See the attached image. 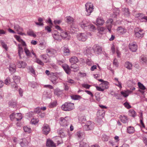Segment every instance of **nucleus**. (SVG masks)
<instances>
[{
	"mask_svg": "<svg viewBox=\"0 0 147 147\" xmlns=\"http://www.w3.org/2000/svg\"><path fill=\"white\" fill-rule=\"evenodd\" d=\"M2 47L4 48L6 51H7L8 47L7 45L3 42H2L1 43Z\"/></svg>",
	"mask_w": 147,
	"mask_h": 147,
	"instance_id": "51",
	"label": "nucleus"
},
{
	"mask_svg": "<svg viewBox=\"0 0 147 147\" xmlns=\"http://www.w3.org/2000/svg\"><path fill=\"white\" fill-rule=\"evenodd\" d=\"M96 25L102 26L105 23V21L103 19L100 17L98 18L96 20Z\"/></svg>",
	"mask_w": 147,
	"mask_h": 147,
	"instance_id": "15",
	"label": "nucleus"
},
{
	"mask_svg": "<svg viewBox=\"0 0 147 147\" xmlns=\"http://www.w3.org/2000/svg\"><path fill=\"white\" fill-rule=\"evenodd\" d=\"M46 52L48 56L54 57L57 54V51L53 49H47L46 50Z\"/></svg>",
	"mask_w": 147,
	"mask_h": 147,
	"instance_id": "8",
	"label": "nucleus"
},
{
	"mask_svg": "<svg viewBox=\"0 0 147 147\" xmlns=\"http://www.w3.org/2000/svg\"><path fill=\"white\" fill-rule=\"evenodd\" d=\"M16 120L18 121L20 120L22 118V115L20 113H17L15 114Z\"/></svg>",
	"mask_w": 147,
	"mask_h": 147,
	"instance_id": "36",
	"label": "nucleus"
},
{
	"mask_svg": "<svg viewBox=\"0 0 147 147\" xmlns=\"http://www.w3.org/2000/svg\"><path fill=\"white\" fill-rule=\"evenodd\" d=\"M49 126L47 124H45L42 127V133L45 135H47L50 131Z\"/></svg>",
	"mask_w": 147,
	"mask_h": 147,
	"instance_id": "7",
	"label": "nucleus"
},
{
	"mask_svg": "<svg viewBox=\"0 0 147 147\" xmlns=\"http://www.w3.org/2000/svg\"><path fill=\"white\" fill-rule=\"evenodd\" d=\"M135 131V129L133 127L130 126L127 128V132L129 134H133Z\"/></svg>",
	"mask_w": 147,
	"mask_h": 147,
	"instance_id": "25",
	"label": "nucleus"
},
{
	"mask_svg": "<svg viewBox=\"0 0 147 147\" xmlns=\"http://www.w3.org/2000/svg\"><path fill=\"white\" fill-rule=\"evenodd\" d=\"M55 33L53 34V36L55 40L61 41V37L59 34V33H58L57 31H55Z\"/></svg>",
	"mask_w": 147,
	"mask_h": 147,
	"instance_id": "20",
	"label": "nucleus"
},
{
	"mask_svg": "<svg viewBox=\"0 0 147 147\" xmlns=\"http://www.w3.org/2000/svg\"><path fill=\"white\" fill-rule=\"evenodd\" d=\"M93 50L95 53L97 54H100L102 52V48L101 46L96 45L93 47Z\"/></svg>",
	"mask_w": 147,
	"mask_h": 147,
	"instance_id": "9",
	"label": "nucleus"
},
{
	"mask_svg": "<svg viewBox=\"0 0 147 147\" xmlns=\"http://www.w3.org/2000/svg\"><path fill=\"white\" fill-rule=\"evenodd\" d=\"M11 86L12 88L14 90H17L18 88V86L17 84L15 82H12L11 84Z\"/></svg>",
	"mask_w": 147,
	"mask_h": 147,
	"instance_id": "42",
	"label": "nucleus"
},
{
	"mask_svg": "<svg viewBox=\"0 0 147 147\" xmlns=\"http://www.w3.org/2000/svg\"><path fill=\"white\" fill-rule=\"evenodd\" d=\"M46 145L48 147H55L56 145L51 140H48L47 142Z\"/></svg>",
	"mask_w": 147,
	"mask_h": 147,
	"instance_id": "22",
	"label": "nucleus"
},
{
	"mask_svg": "<svg viewBox=\"0 0 147 147\" xmlns=\"http://www.w3.org/2000/svg\"><path fill=\"white\" fill-rule=\"evenodd\" d=\"M63 54L65 56H68L70 55V50L67 46H64L63 47Z\"/></svg>",
	"mask_w": 147,
	"mask_h": 147,
	"instance_id": "17",
	"label": "nucleus"
},
{
	"mask_svg": "<svg viewBox=\"0 0 147 147\" xmlns=\"http://www.w3.org/2000/svg\"><path fill=\"white\" fill-rule=\"evenodd\" d=\"M55 28L58 30L57 32L60 34V35L61 38H65L67 36L68 34L67 32L62 29L58 25L56 26Z\"/></svg>",
	"mask_w": 147,
	"mask_h": 147,
	"instance_id": "4",
	"label": "nucleus"
},
{
	"mask_svg": "<svg viewBox=\"0 0 147 147\" xmlns=\"http://www.w3.org/2000/svg\"><path fill=\"white\" fill-rule=\"evenodd\" d=\"M69 61L71 64L76 63L78 62V60L77 57L73 56L69 59Z\"/></svg>",
	"mask_w": 147,
	"mask_h": 147,
	"instance_id": "23",
	"label": "nucleus"
},
{
	"mask_svg": "<svg viewBox=\"0 0 147 147\" xmlns=\"http://www.w3.org/2000/svg\"><path fill=\"white\" fill-rule=\"evenodd\" d=\"M129 48L132 52H135L137 49V45L133 43H130Z\"/></svg>",
	"mask_w": 147,
	"mask_h": 147,
	"instance_id": "14",
	"label": "nucleus"
},
{
	"mask_svg": "<svg viewBox=\"0 0 147 147\" xmlns=\"http://www.w3.org/2000/svg\"><path fill=\"white\" fill-rule=\"evenodd\" d=\"M74 108V104L68 102H65L61 107L62 109L65 111H71Z\"/></svg>",
	"mask_w": 147,
	"mask_h": 147,
	"instance_id": "2",
	"label": "nucleus"
},
{
	"mask_svg": "<svg viewBox=\"0 0 147 147\" xmlns=\"http://www.w3.org/2000/svg\"><path fill=\"white\" fill-rule=\"evenodd\" d=\"M139 19L140 20L145 19L147 20V16H144V15L142 13L138 14Z\"/></svg>",
	"mask_w": 147,
	"mask_h": 147,
	"instance_id": "40",
	"label": "nucleus"
},
{
	"mask_svg": "<svg viewBox=\"0 0 147 147\" xmlns=\"http://www.w3.org/2000/svg\"><path fill=\"white\" fill-rule=\"evenodd\" d=\"M93 124L90 121L86 122L85 125L84 126V129L86 131L91 130L94 128Z\"/></svg>",
	"mask_w": 147,
	"mask_h": 147,
	"instance_id": "6",
	"label": "nucleus"
},
{
	"mask_svg": "<svg viewBox=\"0 0 147 147\" xmlns=\"http://www.w3.org/2000/svg\"><path fill=\"white\" fill-rule=\"evenodd\" d=\"M29 70L31 73L34 74H35V71L33 68L32 66H30L29 68Z\"/></svg>",
	"mask_w": 147,
	"mask_h": 147,
	"instance_id": "59",
	"label": "nucleus"
},
{
	"mask_svg": "<svg viewBox=\"0 0 147 147\" xmlns=\"http://www.w3.org/2000/svg\"><path fill=\"white\" fill-rule=\"evenodd\" d=\"M96 88L97 90L103 92L104 90V89L103 88H102L100 87H98V86H96Z\"/></svg>",
	"mask_w": 147,
	"mask_h": 147,
	"instance_id": "60",
	"label": "nucleus"
},
{
	"mask_svg": "<svg viewBox=\"0 0 147 147\" xmlns=\"http://www.w3.org/2000/svg\"><path fill=\"white\" fill-rule=\"evenodd\" d=\"M27 34L28 35L32 36L34 37H35L36 36V35L34 33L33 31L31 30H29L27 32Z\"/></svg>",
	"mask_w": 147,
	"mask_h": 147,
	"instance_id": "43",
	"label": "nucleus"
},
{
	"mask_svg": "<svg viewBox=\"0 0 147 147\" xmlns=\"http://www.w3.org/2000/svg\"><path fill=\"white\" fill-rule=\"evenodd\" d=\"M91 53V48H86L84 51V55H87Z\"/></svg>",
	"mask_w": 147,
	"mask_h": 147,
	"instance_id": "37",
	"label": "nucleus"
},
{
	"mask_svg": "<svg viewBox=\"0 0 147 147\" xmlns=\"http://www.w3.org/2000/svg\"><path fill=\"white\" fill-rule=\"evenodd\" d=\"M124 106L127 109H129L131 107V106L129 105V103L127 102H126L124 104Z\"/></svg>",
	"mask_w": 147,
	"mask_h": 147,
	"instance_id": "55",
	"label": "nucleus"
},
{
	"mask_svg": "<svg viewBox=\"0 0 147 147\" xmlns=\"http://www.w3.org/2000/svg\"><path fill=\"white\" fill-rule=\"evenodd\" d=\"M117 31L119 33L123 34L125 32V30L121 27H119L117 29Z\"/></svg>",
	"mask_w": 147,
	"mask_h": 147,
	"instance_id": "34",
	"label": "nucleus"
},
{
	"mask_svg": "<svg viewBox=\"0 0 147 147\" xmlns=\"http://www.w3.org/2000/svg\"><path fill=\"white\" fill-rule=\"evenodd\" d=\"M17 65L19 68H24L26 65V63L23 61H19L18 62Z\"/></svg>",
	"mask_w": 147,
	"mask_h": 147,
	"instance_id": "16",
	"label": "nucleus"
},
{
	"mask_svg": "<svg viewBox=\"0 0 147 147\" xmlns=\"http://www.w3.org/2000/svg\"><path fill=\"white\" fill-rule=\"evenodd\" d=\"M80 147H89V146L87 143L84 142L83 141H81L80 143Z\"/></svg>",
	"mask_w": 147,
	"mask_h": 147,
	"instance_id": "44",
	"label": "nucleus"
},
{
	"mask_svg": "<svg viewBox=\"0 0 147 147\" xmlns=\"http://www.w3.org/2000/svg\"><path fill=\"white\" fill-rule=\"evenodd\" d=\"M71 97V99L74 100H79L81 98V96L77 95H72Z\"/></svg>",
	"mask_w": 147,
	"mask_h": 147,
	"instance_id": "39",
	"label": "nucleus"
},
{
	"mask_svg": "<svg viewBox=\"0 0 147 147\" xmlns=\"http://www.w3.org/2000/svg\"><path fill=\"white\" fill-rule=\"evenodd\" d=\"M9 77H8L4 81V83L5 84L7 85H9Z\"/></svg>",
	"mask_w": 147,
	"mask_h": 147,
	"instance_id": "63",
	"label": "nucleus"
},
{
	"mask_svg": "<svg viewBox=\"0 0 147 147\" xmlns=\"http://www.w3.org/2000/svg\"><path fill=\"white\" fill-rule=\"evenodd\" d=\"M70 118L69 117H66L64 118L61 117L60 118L59 123L62 126H67L69 123Z\"/></svg>",
	"mask_w": 147,
	"mask_h": 147,
	"instance_id": "5",
	"label": "nucleus"
},
{
	"mask_svg": "<svg viewBox=\"0 0 147 147\" xmlns=\"http://www.w3.org/2000/svg\"><path fill=\"white\" fill-rule=\"evenodd\" d=\"M40 108L38 107L35 109V110L34 111V112L35 113H40Z\"/></svg>",
	"mask_w": 147,
	"mask_h": 147,
	"instance_id": "57",
	"label": "nucleus"
},
{
	"mask_svg": "<svg viewBox=\"0 0 147 147\" xmlns=\"http://www.w3.org/2000/svg\"><path fill=\"white\" fill-rule=\"evenodd\" d=\"M79 122L81 123L86 124L87 122L86 118L84 116L81 117L79 118Z\"/></svg>",
	"mask_w": 147,
	"mask_h": 147,
	"instance_id": "38",
	"label": "nucleus"
},
{
	"mask_svg": "<svg viewBox=\"0 0 147 147\" xmlns=\"http://www.w3.org/2000/svg\"><path fill=\"white\" fill-rule=\"evenodd\" d=\"M10 119L12 121H13L14 120L16 119L15 117V114L14 113H13L10 115Z\"/></svg>",
	"mask_w": 147,
	"mask_h": 147,
	"instance_id": "54",
	"label": "nucleus"
},
{
	"mask_svg": "<svg viewBox=\"0 0 147 147\" xmlns=\"http://www.w3.org/2000/svg\"><path fill=\"white\" fill-rule=\"evenodd\" d=\"M20 46L21 45L20 44H18V54L20 58L21 59L22 58L21 56L23 53L24 50Z\"/></svg>",
	"mask_w": 147,
	"mask_h": 147,
	"instance_id": "21",
	"label": "nucleus"
},
{
	"mask_svg": "<svg viewBox=\"0 0 147 147\" xmlns=\"http://www.w3.org/2000/svg\"><path fill=\"white\" fill-rule=\"evenodd\" d=\"M54 92L55 95H57L58 96H59L63 93L62 91L58 88H57L54 90Z\"/></svg>",
	"mask_w": 147,
	"mask_h": 147,
	"instance_id": "26",
	"label": "nucleus"
},
{
	"mask_svg": "<svg viewBox=\"0 0 147 147\" xmlns=\"http://www.w3.org/2000/svg\"><path fill=\"white\" fill-rule=\"evenodd\" d=\"M112 24H107L106 27L110 32H111V28L112 27Z\"/></svg>",
	"mask_w": 147,
	"mask_h": 147,
	"instance_id": "53",
	"label": "nucleus"
},
{
	"mask_svg": "<svg viewBox=\"0 0 147 147\" xmlns=\"http://www.w3.org/2000/svg\"><path fill=\"white\" fill-rule=\"evenodd\" d=\"M14 28L15 29H16L17 31H19V30H20L22 31H23V29L22 28L20 27L19 25L18 24H16L14 25Z\"/></svg>",
	"mask_w": 147,
	"mask_h": 147,
	"instance_id": "45",
	"label": "nucleus"
},
{
	"mask_svg": "<svg viewBox=\"0 0 147 147\" xmlns=\"http://www.w3.org/2000/svg\"><path fill=\"white\" fill-rule=\"evenodd\" d=\"M124 14L125 16H129L130 13L129 11V9L128 8H125L124 9Z\"/></svg>",
	"mask_w": 147,
	"mask_h": 147,
	"instance_id": "49",
	"label": "nucleus"
},
{
	"mask_svg": "<svg viewBox=\"0 0 147 147\" xmlns=\"http://www.w3.org/2000/svg\"><path fill=\"white\" fill-rule=\"evenodd\" d=\"M79 25L85 30H88L90 31H94L96 30L94 25L92 24H89L86 22L83 21L79 24Z\"/></svg>",
	"mask_w": 147,
	"mask_h": 147,
	"instance_id": "1",
	"label": "nucleus"
},
{
	"mask_svg": "<svg viewBox=\"0 0 147 147\" xmlns=\"http://www.w3.org/2000/svg\"><path fill=\"white\" fill-rule=\"evenodd\" d=\"M24 51L27 56H30L31 55V53L27 48L25 47L24 49Z\"/></svg>",
	"mask_w": 147,
	"mask_h": 147,
	"instance_id": "52",
	"label": "nucleus"
},
{
	"mask_svg": "<svg viewBox=\"0 0 147 147\" xmlns=\"http://www.w3.org/2000/svg\"><path fill=\"white\" fill-rule=\"evenodd\" d=\"M119 118L120 119L121 121L123 123H126L128 122L127 117L125 115H120Z\"/></svg>",
	"mask_w": 147,
	"mask_h": 147,
	"instance_id": "19",
	"label": "nucleus"
},
{
	"mask_svg": "<svg viewBox=\"0 0 147 147\" xmlns=\"http://www.w3.org/2000/svg\"><path fill=\"white\" fill-rule=\"evenodd\" d=\"M39 120L38 119H32L30 121L31 123L35 125L38 123Z\"/></svg>",
	"mask_w": 147,
	"mask_h": 147,
	"instance_id": "47",
	"label": "nucleus"
},
{
	"mask_svg": "<svg viewBox=\"0 0 147 147\" xmlns=\"http://www.w3.org/2000/svg\"><path fill=\"white\" fill-rule=\"evenodd\" d=\"M129 115L133 117H135L136 116V112L133 109L130 110L129 111Z\"/></svg>",
	"mask_w": 147,
	"mask_h": 147,
	"instance_id": "32",
	"label": "nucleus"
},
{
	"mask_svg": "<svg viewBox=\"0 0 147 147\" xmlns=\"http://www.w3.org/2000/svg\"><path fill=\"white\" fill-rule=\"evenodd\" d=\"M71 68L75 69L76 71L79 70L78 66L76 63L71 64Z\"/></svg>",
	"mask_w": 147,
	"mask_h": 147,
	"instance_id": "41",
	"label": "nucleus"
},
{
	"mask_svg": "<svg viewBox=\"0 0 147 147\" xmlns=\"http://www.w3.org/2000/svg\"><path fill=\"white\" fill-rule=\"evenodd\" d=\"M66 19L67 22L69 24L73 23L74 21V19L70 16L66 17Z\"/></svg>",
	"mask_w": 147,
	"mask_h": 147,
	"instance_id": "35",
	"label": "nucleus"
},
{
	"mask_svg": "<svg viewBox=\"0 0 147 147\" xmlns=\"http://www.w3.org/2000/svg\"><path fill=\"white\" fill-rule=\"evenodd\" d=\"M109 83L107 81L104 82L100 84L102 87L105 89H107L108 88V85Z\"/></svg>",
	"mask_w": 147,
	"mask_h": 147,
	"instance_id": "29",
	"label": "nucleus"
},
{
	"mask_svg": "<svg viewBox=\"0 0 147 147\" xmlns=\"http://www.w3.org/2000/svg\"><path fill=\"white\" fill-rule=\"evenodd\" d=\"M138 85L139 88L142 90H144L146 89V88L145 86L140 82L138 83Z\"/></svg>",
	"mask_w": 147,
	"mask_h": 147,
	"instance_id": "48",
	"label": "nucleus"
},
{
	"mask_svg": "<svg viewBox=\"0 0 147 147\" xmlns=\"http://www.w3.org/2000/svg\"><path fill=\"white\" fill-rule=\"evenodd\" d=\"M85 6L86 11V14L87 15H89L94 9L93 5L91 3L88 2L86 3Z\"/></svg>",
	"mask_w": 147,
	"mask_h": 147,
	"instance_id": "3",
	"label": "nucleus"
},
{
	"mask_svg": "<svg viewBox=\"0 0 147 147\" xmlns=\"http://www.w3.org/2000/svg\"><path fill=\"white\" fill-rule=\"evenodd\" d=\"M47 55L46 54H43L41 56L43 60L45 63L48 62L50 61V60L47 57Z\"/></svg>",
	"mask_w": 147,
	"mask_h": 147,
	"instance_id": "31",
	"label": "nucleus"
},
{
	"mask_svg": "<svg viewBox=\"0 0 147 147\" xmlns=\"http://www.w3.org/2000/svg\"><path fill=\"white\" fill-rule=\"evenodd\" d=\"M140 61L143 64L146 63L147 62V58L144 55H142L140 57Z\"/></svg>",
	"mask_w": 147,
	"mask_h": 147,
	"instance_id": "24",
	"label": "nucleus"
},
{
	"mask_svg": "<svg viewBox=\"0 0 147 147\" xmlns=\"http://www.w3.org/2000/svg\"><path fill=\"white\" fill-rule=\"evenodd\" d=\"M16 65L15 64H11L10 65L9 70L12 72H14L16 71Z\"/></svg>",
	"mask_w": 147,
	"mask_h": 147,
	"instance_id": "33",
	"label": "nucleus"
},
{
	"mask_svg": "<svg viewBox=\"0 0 147 147\" xmlns=\"http://www.w3.org/2000/svg\"><path fill=\"white\" fill-rule=\"evenodd\" d=\"M28 144L26 139L24 138L22 140V141L20 142V144L22 147H24L28 145Z\"/></svg>",
	"mask_w": 147,
	"mask_h": 147,
	"instance_id": "28",
	"label": "nucleus"
},
{
	"mask_svg": "<svg viewBox=\"0 0 147 147\" xmlns=\"http://www.w3.org/2000/svg\"><path fill=\"white\" fill-rule=\"evenodd\" d=\"M57 132L60 137L61 138L65 137L67 133L66 130L63 129H58L57 131Z\"/></svg>",
	"mask_w": 147,
	"mask_h": 147,
	"instance_id": "11",
	"label": "nucleus"
},
{
	"mask_svg": "<svg viewBox=\"0 0 147 147\" xmlns=\"http://www.w3.org/2000/svg\"><path fill=\"white\" fill-rule=\"evenodd\" d=\"M24 131L25 132L30 133L31 131V129L30 128L27 127V126H24Z\"/></svg>",
	"mask_w": 147,
	"mask_h": 147,
	"instance_id": "50",
	"label": "nucleus"
},
{
	"mask_svg": "<svg viewBox=\"0 0 147 147\" xmlns=\"http://www.w3.org/2000/svg\"><path fill=\"white\" fill-rule=\"evenodd\" d=\"M78 39L80 41H85L87 38V36L85 33H81L77 35Z\"/></svg>",
	"mask_w": 147,
	"mask_h": 147,
	"instance_id": "10",
	"label": "nucleus"
},
{
	"mask_svg": "<svg viewBox=\"0 0 147 147\" xmlns=\"http://www.w3.org/2000/svg\"><path fill=\"white\" fill-rule=\"evenodd\" d=\"M36 63H38L40 65H44V63L42 62L39 59H37L36 61Z\"/></svg>",
	"mask_w": 147,
	"mask_h": 147,
	"instance_id": "62",
	"label": "nucleus"
},
{
	"mask_svg": "<svg viewBox=\"0 0 147 147\" xmlns=\"http://www.w3.org/2000/svg\"><path fill=\"white\" fill-rule=\"evenodd\" d=\"M45 30H47L48 32H51V28L49 26H45Z\"/></svg>",
	"mask_w": 147,
	"mask_h": 147,
	"instance_id": "61",
	"label": "nucleus"
},
{
	"mask_svg": "<svg viewBox=\"0 0 147 147\" xmlns=\"http://www.w3.org/2000/svg\"><path fill=\"white\" fill-rule=\"evenodd\" d=\"M105 29L106 28H105L103 27H101L98 29V32L100 34H104V30H105Z\"/></svg>",
	"mask_w": 147,
	"mask_h": 147,
	"instance_id": "46",
	"label": "nucleus"
},
{
	"mask_svg": "<svg viewBox=\"0 0 147 147\" xmlns=\"http://www.w3.org/2000/svg\"><path fill=\"white\" fill-rule=\"evenodd\" d=\"M56 103L57 102L55 101L51 102L49 105V107L52 108L55 107L56 105Z\"/></svg>",
	"mask_w": 147,
	"mask_h": 147,
	"instance_id": "56",
	"label": "nucleus"
},
{
	"mask_svg": "<svg viewBox=\"0 0 147 147\" xmlns=\"http://www.w3.org/2000/svg\"><path fill=\"white\" fill-rule=\"evenodd\" d=\"M58 79V78L57 76L55 75H51L49 77V79L51 81L53 84H55L57 82H56L57 80Z\"/></svg>",
	"mask_w": 147,
	"mask_h": 147,
	"instance_id": "18",
	"label": "nucleus"
},
{
	"mask_svg": "<svg viewBox=\"0 0 147 147\" xmlns=\"http://www.w3.org/2000/svg\"><path fill=\"white\" fill-rule=\"evenodd\" d=\"M125 66L128 69L131 70L132 69V65L131 63L127 61L125 62Z\"/></svg>",
	"mask_w": 147,
	"mask_h": 147,
	"instance_id": "27",
	"label": "nucleus"
},
{
	"mask_svg": "<svg viewBox=\"0 0 147 147\" xmlns=\"http://www.w3.org/2000/svg\"><path fill=\"white\" fill-rule=\"evenodd\" d=\"M144 32L143 30L141 29L140 30L137 32L135 31V35L136 37L141 38L144 36Z\"/></svg>",
	"mask_w": 147,
	"mask_h": 147,
	"instance_id": "12",
	"label": "nucleus"
},
{
	"mask_svg": "<svg viewBox=\"0 0 147 147\" xmlns=\"http://www.w3.org/2000/svg\"><path fill=\"white\" fill-rule=\"evenodd\" d=\"M62 67L66 74H70L71 70L68 65L64 64L62 65Z\"/></svg>",
	"mask_w": 147,
	"mask_h": 147,
	"instance_id": "13",
	"label": "nucleus"
},
{
	"mask_svg": "<svg viewBox=\"0 0 147 147\" xmlns=\"http://www.w3.org/2000/svg\"><path fill=\"white\" fill-rule=\"evenodd\" d=\"M13 82H15L17 84L20 82V77L19 76H14L13 77Z\"/></svg>",
	"mask_w": 147,
	"mask_h": 147,
	"instance_id": "30",
	"label": "nucleus"
},
{
	"mask_svg": "<svg viewBox=\"0 0 147 147\" xmlns=\"http://www.w3.org/2000/svg\"><path fill=\"white\" fill-rule=\"evenodd\" d=\"M113 64L114 65H115L116 67H117L118 66V63L117 59L115 58L113 61Z\"/></svg>",
	"mask_w": 147,
	"mask_h": 147,
	"instance_id": "64",
	"label": "nucleus"
},
{
	"mask_svg": "<svg viewBox=\"0 0 147 147\" xmlns=\"http://www.w3.org/2000/svg\"><path fill=\"white\" fill-rule=\"evenodd\" d=\"M82 86L85 88L88 89L91 86V85L88 84H82Z\"/></svg>",
	"mask_w": 147,
	"mask_h": 147,
	"instance_id": "58",
	"label": "nucleus"
}]
</instances>
